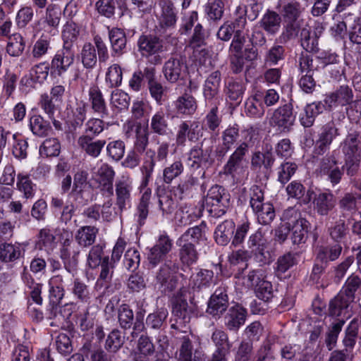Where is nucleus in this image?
Returning a JSON list of instances; mask_svg holds the SVG:
<instances>
[{"label":"nucleus","instance_id":"f257e3e1","mask_svg":"<svg viewBox=\"0 0 361 361\" xmlns=\"http://www.w3.org/2000/svg\"><path fill=\"white\" fill-rule=\"evenodd\" d=\"M361 290V277L350 274L339 293L329 302V313L332 317H339L354 301L356 293Z\"/></svg>","mask_w":361,"mask_h":361},{"label":"nucleus","instance_id":"f03ea898","mask_svg":"<svg viewBox=\"0 0 361 361\" xmlns=\"http://www.w3.org/2000/svg\"><path fill=\"white\" fill-rule=\"evenodd\" d=\"M346 173L353 176L357 171L361 157V135L357 132L349 133L343 142Z\"/></svg>","mask_w":361,"mask_h":361},{"label":"nucleus","instance_id":"7ed1b4c3","mask_svg":"<svg viewBox=\"0 0 361 361\" xmlns=\"http://www.w3.org/2000/svg\"><path fill=\"white\" fill-rule=\"evenodd\" d=\"M170 154V143L166 141L158 142L155 150L147 149L143 157L142 165L140 168L145 185L151 179L157 163L166 164Z\"/></svg>","mask_w":361,"mask_h":361},{"label":"nucleus","instance_id":"20e7f679","mask_svg":"<svg viewBox=\"0 0 361 361\" xmlns=\"http://www.w3.org/2000/svg\"><path fill=\"white\" fill-rule=\"evenodd\" d=\"M178 264L175 261H166L162 264L155 274L154 285L164 293L173 291L178 284L176 273Z\"/></svg>","mask_w":361,"mask_h":361},{"label":"nucleus","instance_id":"39448f33","mask_svg":"<svg viewBox=\"0 0 361 361\" xmlns=\"http://www.w3.org/2000/svg\"><path fill=\"white\" fill-rule=\"evenodd\" d=\"M173 247V240L166 233L159 235L147 255L149 267L153 269L160 263L173 261L172 255H170Z\"/></svg>","mask_w":361,"mask_h":361},{"label":"nucleus","instance_id":"423d86ee","mask_svg":"<svg viewBox=\"0 0 361 361\" xmlns=\"http://www.w3.org/2000/svg\"><path fill=\"white\" fill-rule=\"evenodd\" d=\"M228 196L224 188L214 185L208 190L204 202L207 207H211L209 212L214 216L220 217L226 212Z\"/></svg>","mask_w":361,"mask_h":361},{"label":"nucleus","instance_id":"0eeeda50","mask_svg":"<svg viewBox=\"0 0 361 361\" xmlns=\"http://www.w3.org/2000/svg\"><path fill=\"white\" fill-rule=\"evenodd\" d=\"M173 322L171 329L187 333L190 329V322L192 314V307H190L185 299L180 296L176 297L173 302Z\"/></svg>","mask_w":361,"mask_h":361},{"label":"nucleus","instance_id":"6e6552de","mask_svg":"<svg viewBox=\"0 0 361 361\" xmlns=\"http://www.w3.org/2000/svg\"><path fill=\"white\" fill-rule=\"evenodd\" d=\"M115 171L108 163H102L97 169L93 172L92 180L97 184L102 195L111 197L114 194V180Z\"/></svg>","mask_w":361,"mask_h":361},{"label":"nucleus","instance_id":"1a4fd4ad","mask_svg":"<svg viewBox=\"0 0 361 361\" xmlns=\"http://www.w3.org/2000/svg\"><path fill=\"white\" fill-rule=\"evenodd\" d=\"M202 136V126L198 121L187 120L178 126L176 143L178 147H185L187 140L195 142Z\"/></svg>","mask_w":361,"mask_h":361},{"label":"nucleus","instance_id":"9d476101","mask_svg":"<svg viewBox=\"0 0 361 361\" xmlns=\"http://www.w3.org/2000/svg\"><path fill=\"white\" fill-rule=\"evenodd\" d=\"M74 61L75 52L73 49L62 47L51 59V75L61 77L73 65Z\"/></svg>","mask_w":361,"mask_h":361},{"label":"nucleus","instance_id":"9b49d317","mask_svg":"<svg viewBox=\"0 0 361 361\" xmlns=\"http://www.w3.org/2000/svg\"><path fill=\"white\" fill-rule=\"evenodd\" d=\"M156 4L159 9L156 14L159 27L164 31L173 29L178 20L174 4L171 0H157Z\"/></svg>","mask_w":361,"mask_h":361},{"label":"nucleus","instance_id":"f8f14e48","mask_svg":"<svg viewBox=\"0 0 361 361\" xmlns=\"http://www.w3.org/2000/svg\"><path fill=\"white\" fill-rule=\"evenodd\" d=\"M138 51L144 57L154 55L155 63H161L158 54L164 50V42L159 37L153 35H142L137 40Z\"/></svg>","mask_w":361,"mask_h":361},{"label":"nucleus","instance_id":"ddd939ff","mask_svg":"<svg viewBox=\"0 0 361 361\" xmlns=\"http://www.w3.org/2000/svg\"><path fill=\"white\" fill-rule=\"evenodd\" d=\"M295 121L293 108L290 104H286L276 109L269 119V124L281 133L290 132Z\"/></svg>","mask_w":361,"mask_h":361},{"label":"nucleus","instance_id":"4468645a","mask_svg":"<svg viewBox=\"0 0 361 361\" xmlns=\"http://www.w3.org/2000/svg\"><path fill=\"white\" fill-rule=\"evenodd\" d=\"M248 152V147L245 142H241L230 155L227 162L223 167L224 173L235 178L243 172L245 156Z\"/></svg>","mask_w":361,"mask_h":361},{"label":"nucleus","instance_id":"2eb2a0df","mask_svg":"<svg viewBox=\"0 0 361 361\" xmlns=\"http://www.w3.org/2000/svg\"><path fill=\"white\" fill-rule=\"evenodd\" d=\"M132 181L129 178L122 177L115 183L116 202L120 213L130 208L132 204Z\"/></svg>","mask_w":361,"mask_h":361},{"label":"nucleus","instance_id":"dca6fc26","mask_svg":"<svg viewBox=\"0 0 361 361\" xmlns=\"http://www.w3.org/2000/svg\"><path fill=\"white\" fill-rule=\"evenodd\" d=\"M338 135V129L334 121H331L323 126L315 142L314 154L317 156L323 155L329 149L334 139Z\"/></svg>","mask_w":361,"mask_h":361},{"label":"nucleus","instance_id":"f3484780","mask_svg":"<svg viewBox=\"0 0 361 361\" xmlns=\"http://www.w3.org/2000/svg\"><path fill=\"white\" fill-rule=\"evenodd\" d=\"M247 316V311L242 305L235 303L229 307L224 317L226 329L237 332L244 325Z\"/></svg>","mask_w":361,"mask_h":361},{"label":"nucleus","instance_id":"a211bd4d","mask_svg":"<svg viewBox=\"0 0 361 361\" xmlns=\"http://www.w3.org/2000/svg\"><path fill=\"white\" fill-rule=\"evenodd\" d=\"M345 167L338 166V160L334 155H327L324 157L320 163V173L326 176L327 180L333 186L338 184L344 174Z\"/></svg>","mask_w":361,"mask_h":361},{"label":"nucleus","instance_id":"6ab92c4d","mask_svg":"<svg viewBox=\"0 0 361 361\" xmlns=\"http://www.w3.org/2000/svg\"><path fill=\"white\" fill-rule=\"evenodd\" d=\"M226 292L225 287L216 289L208 301L207 312L209 314L220 317L226 312L228 307V297Z\"/></svg>","mask_w":361,"mask_h":361},{"label":"nucleus","instance_id":"aec40b11","mask_svg":"<svg viewBox=\"0 0 361 361\" xmlns=\"http://www.w3.org/2000/svg\"><path fill=\"white\" fill-rule=\"evenodd\" d=\"M221 74L219 71H213L204 81L203 96L207 104H219V89Z\"/></svg>","mask_w":361,"mask_h":361},{"label":"nucleus","instance_id":"412c9836","mask_svg":"<svg viewBox=\"0 0 361 361\" xmlns=\"http://www.w3.org/2000/svg\"><path fill=\"white\" fill-rule=\"evenodd\" d=\"M186 69V64L180 57L171 56L164 63L162 72L168 82L174 83L183 77Z\"/></svg>","mask_w":361,"mask_h":361},{"label":"nucleus","instance_id":"4be33fe9","mask_svg":"<svg viewBox=\"0 0 361 361\" xmlns=\"http://www.w3.org/2000/svg\"><path fill=\"white\" fill-rule=\"evenodd\" d=\"M212 149L202 148V143L194 145L188 153V161L190 169H197L202 167L203 164H211L212 159L211 158Z\"/></svg>","mask_w":361,"mask_h":361},{"label":"nucleus","instance_id":"5701e85b","mask_svg":"<svg viewBox=\"0 0 361 361\" xmlns=\"http://www.w3.org/2000/svg\"><path fill=\"white\" fill-rule=\"evenodd\" d=\"M88 97L93 112L102 118H106L109 115L108 108L103 94L97 85L94 84L90 87Z\"/></svg>","mask_w":361,"mask_h":361},{"label":"nucleus","instance_id":"b1692460","mask_svg":"<svg viewBox=\"0 0 361 361\" xmlns=\"http://www.w3.org/2000/svg\"><path fill=\"white\" fill-rule=\"evenodd\" d=\"M26 245L18 243L0 244V260L4 263L15 262L23 258Z\"/></svg>","mask_w":361,"mask_h":361},{"label":"nucleus","instance_id":"393cba45","mask_svg":"<svg viewBox=\"0 0 361 361\" xmlns=\"http://www.w3.org/2000/svg\"><path fill=\"white\" fill-rule=\"evenodd\" d=\"M190 334L179 337L178 361H203L201 353L195 350L192 357L193 345Z\"/></svg>","mask_w":361,"mask_h":361},{"label":"nucleus","instance_id":"a878e982","mask_svg":"<svg viewBox=\"0 0 361 361\" xmlns=\"http://www.w3.org/2000/svg\"><path fill=\"white\" fill-rule=\"evenodd\" d=\"M314 209L320 216H327L336 206V198L331 192H320L313 198Z\"/></svg>","mask_w":361,"mask_h":361},{"label":"nucleus","instance_id":"bb28decb","mask_svg":"<svg viewBox=\"0 0 361 361\" xmlns=\"http://www.w3.org/2000/svg\"><path fill=\"white\" fill-rule=\"evenodd\" d=\"M106 143L105 140H95L89 135H81L78 140L81 149L92 158H97L101 154Z\"/></svg>","mask_w":361,"mask_h":361},{"label":"nucleus","instance_id":"cd10ccee","mask_svg":"<svg viewBox=\"0 0 361 361\" xmlns=\"http://www.w3.org/2000/svg\"><path fill=\"white\" fill-rule=\"evenodd\" d=\"M239 138V127L238 124L228 126L221 133V148L216 150V155L224 157L231 150Z\"/></svg>","mask_w":361,"mask_h":361},{"label":"nucleus","instance_id":"c85d7f7f","mask_svg":"<svg viewBox=\"0 0 361 361\" xmlns=\"http://www.w3.org/2000/svg\"><path fill=\"white\" fill-rule=\"evenodd\" d=\"M109 39L113 56H121L126 51L127 38L123 30L118 27L109 30Z\"/></svg>","mask_w":361,"mask_h":361},{"label":"nucleus","instance_id":"c756f323","mask_svg":"<svg viewBox=\"0 0 361 361\" xmlns=\"http://www.w3.org/2000/svg\"><path fill=\"white\" fill-rule=\"evenodd\" d=\"M235 223L229 219L219 224L215 228L214 237L216 243L221 246L227 245L233 240Z\"/></svg>","mask_w":361,"mask_h":361},{"label":"nucleus","instance_id":"7c9ffc66","mask_svg":"<svg viewBox=\"0 0 361 361\" xmlns=\"http://www.w3.org/2000/svg\"><path fill=\"white\" fill-rule=\"evenodd\" d=\"M245 112L251 118H262L265 113V106L262 101L261 91L257 90L248 97L245 103Z\"/></svg>","mask_w":361,"mask_h":361},{"label":"nucleus","instance_id":"2f4dec72","mask_svg":"<svg viewBox=\"0 0 361 361\" xmlns=\"http://www.w3.org/2000/svg\"><path fill=\"white\" fill-rule=\"evenodd\" d=\"M360 325L361 317H356L350 322L345 328L342 343L346 353L351 351L354 348L358 337Z\"/></svg>","mask_w":361,"mask_h":361},{"label":"nucleus","instance_id":"473e14b6","mask_svg":"<svg viewBox=\"0 0 361 361\" xmlns=\"http://www.w3.org/2000/svg\"><path fill=\"white\" fill-rule=\"evenodd\" d=\"M176 244L180 247L179 258L183 264L190 266L196 262L198 253L193 242L178 238Z\"/></svg>","mask_w":361,"mask_h":361},{"label":"nucleus","instance_id":"72a5a7b5","mask_svg":"<svg viewBox=\"0 0 361 361\" xmlns=\"http://www.w3.org/2000/svg\"><path fill=\"white\" fill-rule=\"evenodd\" d=\"M280 16L283 19V22H300L299 18L303 11L301 4L298 1H291L288 3H279Z\"/></svg>","mask_w":361,"mask_h":361},{"label":"nucleus","instance_id":"f704fd0d","mask_svg":"<svg viewBox=\"0 0 361 361\" xmlns=\"http://www.w3.org/2000/svg\"><path fill=\"white\" fill-rule=\"evenodd\" d=\"M259 23L260 27L269 35H274L280 30L281 16L276 11L267 10Z\"/></svg>","mask_w":361,"mask_h":361},{"label":"nucleus","instance_id":"c9c22d12","mask_svg":"<svg viewBox=\"0 0 361 361\" xmlns=\"http://www.w3.org/2000/svg\"><path fill=\"white\" fill-rule=\"evenodd\" d=\"M325 106L322 102H312L307 104L304 109V113L300 114V122L305 128L311 127L315 118L323 112Z\"/></svg>","mask_w":361,"mask_h":361},{"label":"nucleus","instance_id":"e433bc0d","mask_svg":"<svg viewBox=\"0 0 361 361\" xmlns=\"http://www.w3.org/2000/svg\"><path fill=\"white\" fill-rule=\"evenodd\" d=\"M21 279L25 286L30 290V297L32 300L38 304L42 303V298L41 296L43 284L37 283L30 273L27 270V267H24L21 274Z\"/></svg>","mask_w":361,"mask_h":361},{"label":"nucleus","instance_id":"4c0bfd02","mask_svg":"<svg viewBox=\"0 0 361 361\" xmlns=\"http://www.w3.org/2000/svg\"><path fill=\"white\" fill-rule=\"evenodd\" d=\"M56 238L53 230L47 227L39 230L36 242V245L39 250H44L49 253L56 248Z\"/></svg>","mask_w":361,"mask_h":361},{"label":"nucleus","instance_id":"58836bf2","mask_svg":"<svg viewBox=\"0 0 361 361\" xmlns=\"http://www.w3.org/2000/svg\"><path fill=\"white\" fill-rule=\"evenodd\" d=\"M310 226V222L306 219L299 220L295 224L290 226V240L293 245H300L305 243Z\"/></svg>","mask_w":361,"mask_h":361},{"label":"nucleus","instance_id":"ea45409f","mask_svg":"<svg viewBox=\"0 0 361 361\" xmlns=\"http://www.w3.org/2000/svg\"><path fill=\"white\" fill-rule=\"evenodd\" d=\"M153 343L147 336H141L138 339L136 351L134 353L135 361H148L154 353Z\"/></svg>","mask_w":361,"mask_h":361},{"label":"nucleus","instance_id":"a19ab883","mask_svg":"<svg viewBox=\"0 0 361 361\" xmlns=\"http://www.w3.org/2000/svg\"><path fill=\"white\" fill-rule=\"evenodd\" d=\"M247 247L259 261H262L265 257L264 251L267 247V242L261 231H257L249 237Z\"/></svg>","mask_w":361,"mask_h":361},{"label":"nucleus","instance_id":"79ce46f5","mask_svg":"<svg viewBox=\"0 0 361 361\" xmlns=\"http://www.w3.org/2000/svg\"><path fill=\"white\" fill-rule=\"evenodd\" d=\"M245 90V85L242 81L235 80L228 81L224 89L226 100L235 104H240Z\"/></svg>","mask_w":361,"mask_h":361},{"label":"nucleus","instance_id":"37998d69","mask_svg":"<svg viewBox=\"0 0 361 361\" xmlns=\"http://www.w3.org/2000/svg\"><path fill=\"white\" fill-rule=\"evenodd\" d=\"M275 161V157L272 152H256L251 159V166L254 170H261L264 168L270 170Z\"/></svg>","mask_w":361,"mask_h":361},{"label":"nucleus","instance_id":"c03bdc74","mask_svg":"<svg viewBox=\"0 0 361 361\" xmlns=\"http://www.w3.org/2000/svg\"><path fill=\"white\" fill-rule=\"evenodd\" d=\"M286 192L289 197L301 200L303 204H307L311 200L310 190H306L305 187L298 180L290 182L286 187Z\"/></svg>","mask_w":361,"mask_h":361},{"label":"nucleus","instance_id":"a18cd8bd","mask_svg":"<svg viewBox=\"0 0 361 361\" xmlns=\"http://www.w3.org/2000/svg\"><path fill=\"white\" fill-rule=\"evenodd\" d=\"M175 108L178 114H193L197 108L196 99L191 94L185 92L174 102Z\"/></svg>","mask_w":361,"mask_h":361},{"label":"nucleus","instance_id":"49530a36","mask_svg":"<svg viewBox=\"0 0 361 361\" xmlns=\"http://www.w3.org/2000/svg\"><path fill=\"white\" fill-rule=\"evenodd\" d=\"M152 195V190L146 188L142 192L136 207L135 217L137 224L142 226L145 224L149 214V205Z\"/></svg>","mask_w":361,"mask_h":361},{"label":"nucleus","instance_id":"de8ad7c7","mask_svg":"<svg viewBox=\"0 0 361 361\" xmlns=\"http://www.w3.org/2000/svg\"><path fill=\"white\" fill-rule=\"evenodd\" d=\"M29 127L35 135L41 137L47 136L51 129L49 122L39 114L30 116Z\"/></svg>","mask_w":361,"mask_h":361},{"label":"nucleus","instance_id":"09e8293b","mask_svg":"<svg viewBox=\"0 0 361 361\" xmlns=\"http://www.w3.org/2000/svg\"><path fill=\"white\" fill-rule=\"evenodd\" d=\"M97 233L98 228L94 226H82L76 232L75 240L82 247H89L94 243Z\"/></svg>","mask_w":361,"mask_h":361},{"label":"nucleus","instance_id":"8fccbe9b","mask_svg":"<svg viewBox=\"0 0 361 361\" xmlns=\"http://www.w3.org/2000/svg\"><path fill=\"white\" fill-rule=\"evenodd\" d=\"M219 104H211L212 106L204 118V124L207 130L212 133H217L222 122V117L219 113Z\"/></svg>","mask_w":361,"mask_h":361},{"label":"nucleus","instance_id":"3c124183","mask_svg":"<svg viewBox=\"0 0 361 361\" xmlns=\"http://www.w3.org/2000/svg\"><path fill=\"white\" fill-rule=\"evenodd\" d=\"M343 247L340 244L322 246L317 252V259L326 264L329 261H335L341 254Z\"/></svg>","mask_w":361,"mask_h":361},{"label":"nucleus","instance_id":"603ef678","mask_svg":"<svg viewBox=\"0 0 361 361\" xmlns=\"http://www.w3.org/2000/svg\"><path fill=\"white\" fill-rule=\"evenodd\" d=\"M298 253L288 252L280 256L276 263V273L278 276H281L287 271L295 266L298 262Z\"/></svg>","mask_w":361,"mask_h":361},{"label":"nucleus","instance_id":"864d4df0","mask_svg":"<svg viewBox=\"0 0 361 361\" xmlns=\"http://www.w3.org/2000/svg\"><path fill=\"white\" fill-rule=\"evenodd\" d=\"M80 58L83 66L87 69H92L97 63V56L94 46L90 42H86L82 47Z\"/></svg>","mask_w":361,"mask_h":361},{"label":"nucleus","instance_id":"5fc2aeb1","mask_svg":"<svg viewBox=\"0 0 361 361\" xmlns=\"http://www.w3.org/2000/svg\"><path fill=\"white\" fill-rule=\"evenodd\" d=\"M101 271L97 281V286H107L111 282L114 271L115 264L110 261L109 256L103 257Z\"/></svg>","mask_w":361,"mask_h":361},{"label":"nucleus","instance_id":"6e6d98bb","mask_svg":"<svg viewBox=\"0 0 361 361\" xmlns=\"http://www.w3.org/2000/svg\"><path fill=\"white\" fill-rule=\"evenodd\" d=\"M353 17V14L348 13L334 18L335 22L330 28L331 35L337 40L344 39L345 36L347 35L348 18H352Z\"/></svg>","mask_w":361,"mask_h":361},{"label":"nucleus","instance_id":"4d7b16f0","mask_svg":"<svg viewBox=\"0 0 361 361\" xmlns=\"http://www.w3.org/2000/svg\"><path fill=\"white\" fill-rule=\"evenodd\" d=\"M168 317V311L161 307L157 311L150 313L146 318V325L153 329H161L166 326V320Z\"/></svg>","mask_w":361,"mask_h":361},{"label":"nucleus","instance_id":"13d9d810","mask_svg":"<svg viewBox=\"0 0 361 361\" xmlns=\"http://www.w3.org/2000/svg\"><path fill=\"white\" fill-rule=\"evenodd\" d=\"M17 188L26 199L32 198L35 194L36 185L27 174L20 173L17 175Z\"/></svg>","mask_w":361,"mask_h":361},{"label":"nucleus","instance_id":"bf43d9fd","mask_svg":"<svg viewBox=\"0 0 361 361\" xmlns=\"http://www.w3.org/2000/svg\"><path fill=\"white\" fill-rule=\"evenodd\" d=\"M184 164L181 160L174 161L163 169V181L171 184L173 180L178 178L184 171Z\"/></svg>","mask_w":361,"mask_h":361},{"label":"nucleus","instance_id":"052dcab7","mask_svg":"<svg viewBox=\"0 0 361 361\" xmlns=\"http://www.w3.org/2000/svg\"><path fill=\"white\" fill-rule=\"evenodd\" d=\"M150 130L152 133L159 135H165L167 133L169 125L165 113L160 110L156 112L151 118Z\"/></svg>","mask_w":361,"mask_h":361},{"label":"nucleus","instance_id":"680f3d73","mask_svg":"<svg viewBox=\"0 0 361 361\" xmlns=\"http://www.w3.org/2000/svg\"><path fill=\"white\" fill-rule=\"evenodd\" d=\"M71 290L78 300L83 303H90L92 298L90 290L80 279H74Z\"/></svg>","mask_w":361,"mask_h":361},{"label":"nucleus","instance_id":"e2e57ef3","mask_svg":"<svg viewBox=\"0 0 361 361\" xmlns=\"http://www.w3.org/2000/svg\"><path fill=\"white\" fill-rule=\"evenodd\" d=\"M135 141L133 150L140 154L145 153L146 148L149 144V133L146 128L142 127L141 124H138L135 130Z\"/></svg>","mask_w":361,"mask_h":361},{"label":"nucleus","instance_id":"0e129e2a","mask_svg":"<svg viewBox=\"0 0 361 361\" xmlns=\"http://www.w3.org/2000/svg\"><path fill=\"white\" fill-rule=\"evenodd\" d=\"M298 169V165L291 161H283L276 169L277 180L282 185L287 183Z\"/></svg>","mask_w":361,"mask_h":361},{"label":"nucleus","instance_id":"69168bd1","mask_svg":"<svg viewBox=\"0 0 361 361\" xmlns=\"http://www.w3.org/2000/svg\"><path fill=\"white\" fill-rule=\"evenodd\" d=\"M79 28L73 21H68L63 26L62 32L63 47L73 49V43L77 40Z\"/></svg>","mask_w":361,"mask_h":361},{"label":"nucleus","instance_id":"338daca9","mask_svg":"<svg viewBox=\"0 0 361 361\" xmlns=\"http://www.w3.org/2000/svg\"><path fill=\"white\" fill-rule=\"evenodd\" d=\"M123 80V72L121 66L114 63L110 66L105 75V82L109 87L114 88L119 87Z\"/></svg>","mask_w":361,"mask_h":361},{"label":"nucleus","instance_id":"774afa93","mask_svg":"<svg viewBox=\"0 0 361 361\" xmlns=\"http://www.w3.org/2000/svg\"><path fill=\"white\" fill-rule=\"evenodd\" d=\"M194 286L200 290L209 288L214 282V272L212 270L201 269L192 276Z\"/></svg>","mask_w":361,"mask_h":361}]
</instances>
